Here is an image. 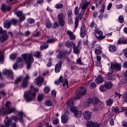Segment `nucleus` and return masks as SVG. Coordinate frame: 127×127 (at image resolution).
<instances>
[{"mask_svg":"<svg viewBox=\"0 0 127 127\" xmlns=\"http://www.w3.org/2000/svg\"><path fill=\"white\" fill-rule=\"evenodd\" d=\"M19 115L15 116H12L10 118L7 117L6 119L5 120V127H9V124L12 122V120L14 121L15 123H17L19 122L22 124L23 123V119L22 117H24L25 115L24 113L22 112H18Z\"/></svg>","mask_w":127,"mask_h":127,"instance_id":"1","label":"nucleus"},{"mask_svg":"<svg viewBox=\"0 0 127 127\" xmlns=\"http://www.w3.org/2000/svg\"><path fill=\"white\" fill-rule=\"evenodd\" d=\"M36 92H38V89L32 87L29 91H26L24 94V98L26 102H31L35 99L36 96Z\"/></svg>","mask_w":127,"mask_h":127,"instance_id":"2","label":"nucleus"},{"mask_svg":"<svg viewBox=\"0 0 127 127\" xmlns=\"http://www.w3.org/2000/svg\"><path fill=\"white\" fill-rule=\"evenodd\" d=\"M10 105V102L7 101L5 104L7 109H5L4 107L0 109V115H10V114H12V113L15 112V109L14 108H9Z\"/></svg>","mask_w":127,"mask_h":127,"instance_id":"3","label":"nucleus"},{"mask_svg":"<svg viewBox=\"0 0 127 127\" xmlns=\"http://www.w3.org/2000/svg\"><path fill=\"white\" fill-rule=\"evenodd\" d=\"M67 105L70 107V111L73 113L75 118H80L82 116V111H78L77 108L73 105V99L68 100L67 102Z\"/></svg>","mask_w":127,"mask_h":127,"instance_id":"4","label":"nucleus"},{"mask_svg":"<svg viewBox=\"0 0 127 127\" xmlns=\"http://www.w3.org/2000/svg\"><path fill=\"white\" fill-rule=\"evenodd\" d=\"M22 58L23 59L27 64V69L30 68V65L33 63L34 59L32 56V54H24L22 55Z\"/></svg>","mask_w":127,"mask_h":127,"instance_id":"5","label":"nucleus"},{"mask_svg":"<svg viewBox=\"0 0 127 127\" xmlns=\"http://www.w3.org/2000/svg\"><path fill=\"white\" fill-rule=\"evenodd\" d=\"M87 92V89L86 87H79L76 92V95L74 97V100H79L80 98H82L83 95H85Z\"/></svg>","mask_w":127,"mask_h":127,"instance_id":"6","label":"nucleus"},{"mask_svg":"<svg viewBox=\"0 0 127 127\" xmlns=\"http://www.w3.org/2000/svg\"><path fill=\"white\" fill-rule=\"evenodd\" d=\"M95 36L96 38L99 40H102L105 39L106 36H103V32L99 30L98 28L95 29Z\"/></svg>","mask_w":127,"mask_h":127,"instance_id":"7","label":"nucleus"},{"mask_svg":"<svg viewBox=\"0 0 127 127\" xmlns=\"http://www.w3.org/2000/svg\"><path fill=\"white\" fill-rule=\"evenodd\" d=\"M2 74L5 76H8L9 79L12 80L13 79V74L12 73V70L4 69L2 70Z\"/></svg>","mask_w":127,"mask_h":127,"instance_id":"8","label":"nucleus"},{"mask_svg":"<svg viewBox=\"0 0 127 127\" xmlns=\"http://www.w3.org/2000/svg\"><path fill=\"white\" fill-rule=\"evenodd\" d=\"M111 68L116 71H121L122 70V64L117 63H112Z\"/></svg>","mask_w":127,"mask_h":127,"instance_id":"9","label":"nucleus"},{"mask_svg":"<svg viewBox=\"0 0 127 127\" xmlns=\"http://www.w3.org/2000/svg\"><path fill=\"white\" fill-rule=\"evenodd\" d=\"M90 3L91 2H88L87 0H83L80 3L79 8H82V10H85L90 5Z\"/></svg>","mask_w":127,"mask_h":127,"instance_id":"10","label":"nucleus"},{"mask_svg":"<svg viewBox=\"0 0 127 127\" xmlns=\"http://www.w3.org/2000/svg\"><path fill=\"white\" fill-rule=\"evenodd\" d=\"M28 79H29V75L26 74L25 77H24L22 80L21 87H22V88L27 87V85H28Z\"/></svg>","mask_w":127,"mask_h":127,"instance_id":"11","label":"nucleus"},{"mask_svg":"<svg viewBox=\"0 0 127 127\" xmlns=\"http://www.w3.org/2000/svg\"><path fill=\"white\" fill-rule=\"evenodd\" d=\"M58 18L59 19V23L61 26H64L65 25V21L64 18H65V16L63 13H60L58 14Z\"/></svg>","mask_w":127,"mask_h":127,"instance_id":"12","label":"nucleus"},{"mask_svg":"<svg viewBox=\"0 0 127 127\" xmlns=\"http://www.w3.org/2000/svg\"><path fill=\"white\" fill-rule=\"evenodd\" d=\"M15 14H16L17 17H19V21L21 22L25 19V15L22 13L21 11H16L15 12Z\"/></svg>","mask_w":127,"mask_h":127,"instance_id":"13","label":"nucleus"},{"mask_svg":"<svg viewBox=\"0 0 127 127\" xmlns=\"http://www.w3.org/2000/svg\"><path fill=\"white\" fill-rule=\"evenodd\" d=\"M63 64V62L62 60H60L58 64H57L55 65V72L56 73H59L60 72V70H61V67H62V64Z\"/></svg>","mask_w":127,"mask_h":127,"instance_id":"14","label":"nucleus"},{"mask_svg":"<svg viewBox=\"0 0 127 127\" xmlns=\"http://www.w3.org/2000/svg\"><path fill=\"white\" fill-rule=\"evenodd\" d=\"M66 35L69 37V40H75L76 39V36L74 34V32L70 30L66 31Z\"/></svg>","mask_w":127,"mask_h":127,"instance_id":"15","label":"nucleus"},{"mask_svg":"<svg viewBox=\"0 0 127 127\" xmlns=\"http://www.w3.org/2000/svg\"><path fill=\"white\" fill-rule=\"evenodd\" d=\"M114 68H112L111 67L109 69V71L108 72L107 80L111 81L115 80V78L112 77V76H114V75H115L114 74Z\"/></svg>","mask_w":127,"mask_h":127,"instance_id":"16","label":"nucleus"},{"mask_svg":"<svg viewBox=\"0 0 127 127\" xmlns=\"http://www.w3.org/2000/svg\"><path fill=\"white\" fill-rule=\"evenodd\" d=\"M43 81H44V79L42 76H38L37 77V79H35L34 83L37 86H41L43 83Z\"/></svg>","mask_w":127,"mask_h":127,"instance_id":"17","label":"nucleus"},{"mask_svg":"<svg viewBox=\"0 0 127 127\" xmlns=\"http://www.w3.org/2000/svg\"><path fill=\"white\" fill-rule=\"evenodd\" d=\"M83 116L85 120L89 121V120L91 119V117H92V113L89 111H85L83 112Z\"/></svg>","mask_w":127,"mask_h":127,"instance_id":"18","label":"nucleus"},{"mask_svg":"<svg viewBox=\"0 0 127 127\" xmlns=\"http://www.w3.org/2000/svg\"><path fill=\"white\" fill-rule=\"evenodd\" d=\"M72 10H68L67 11V19L68 23H73V18H72Z\"/></svg>","mask_w":127,"mask_h":127,"instance_id":"19","label":"nucleus"},{"mask_svg":"<svg viewBox=\"0 0 127 127\" xmlns=\"http://www.w3.org/2000/svg\"><path fill=\"white\" fill-rule=\"evenodd\" d=\"M7 38H8V36H7L6 31H4V33L0 37V42H3V41H5Z\"/></svg>","mask_w":127,"mask_h":127,"instance_id":"20","label":"nucleus"},{"mask_svg":"<svg viewBox=\"0 0 127 127\" xmlns=\"http://www.w3.org/2000/svg\"><path fill=\"white\" fill-rule=\"evenodd\" d=\"M87 30H86V27L84 25H82L80 29V36L81 37H84V36H86V35L87 34L86 33Z\"/></svg>","mask_w":127,"mask_h":127,"instance_id":"21","label":"nucleus"},{"mask_svg":"<svg viewBox=\"0 0 127 127\" xmlns=\"http://www.w3.org/2000/svg\"><path fill=\"white\" fill-rule=\"evenodd\" d=\"M86 126L88 127H98L99 124H98L97 123H94L93 121H89L86 123Z\"/></svg>","mask_w":127,"mask_h":127,"instance_id":"22","label":"nucleus"},{"mask_svg":"<svg viewBox=\"0 0 127 127\" xmlns=\"http://www.w3.org/2000/svg\"><path fill=\"white\" fill-rule=\"evenodd\" d=\"M127 38H120L117 42V44L118 45H119L120 44H127Z\"/></svg>","mask_w":127,"mask_h":127,"instance_id":"23","label":"nucleus"},{"mask_svg":"<svg viewBox=\"0 0 127 127\" xmlns=\"http://www.w3.org/2000/svg\"><path fill=\"white\" fill-rule=\"evenodd\" d=\"M65 46L67 47V48H71V47L75 46V44L73 42L67 41L65 43Z\"/></svg>","mask_w":127,"mask_h":127,"instance_id":"24","label":"nucleus"},{"mask_svg":"<svg viewBox=\"0 0 127 127\" xmlns=\"http://www.w3.org/2000/svg\"><path fill=\"white\" fill-rule=\"evenodd\" d=\"M95 82H96L97 84H102V83L104 82V78H103V76H102V75H100L96 79Z\"/></svg>","mask_w":127,"mask_h":127,"instance_id":"25","label":"nucleus"},{"mask_svg":"<svg viewBox=\"0 0 127 127\" xmlns=\"http://www.w3.org/2000/svg\"><path fill=\"white\" fill-rule=\"evenodd\" d=\"M45 105L47 107H52L54 105V103L52 100L49 99L45 102Z\"/></svg>","mask_w":127,"mask_h":127,"instance_id":"26","label":"nucleus"},{"mask_svg":"<svg viewBox=\"0 0 127 127\" xmlns=\"http://www.w3.org/2000/svg\"><path fill=\"white\" fill-rule=\"evenodd\" d=\"M104 85L106 89L109 90L110 89H111V88H113V83H112V82L109 81L106 82Z\"/></svg>","mask_w":127,"mask_h":127,"instance_id":"27","label":"nucleus"},{"mask_svg":"<svg viewBox=\"0 0 127 127\" xmlns=\"http://www.w3.org/2000/svg\"><path fill=\"white\" fill-rule=\"evenodd\" d=\"M110 52L114 53V52H116V50H117V47L116 46L114 45H110L109 47Z\"/></svg>","mask_w":127,"mask_h":127,"instance_id":"28","label":"nucleus"},{"mask_svg":"<svg viewBox=\"0 0 127 127\" xmlns=\"http://www.w3.org/2000/svg\"><path fill=\"white\" fill-rule=\"evenodd\" d=\"M11 22L10 20H6L4 22L3 25L4 28L8 29L10 27Z\"/></svg>","mask_w":127,"mask_h":127,"instance_id":"29","label":"nucleus"},{"mask_svg":"<svg viewBox=\"0 0 127 127\" xmlns=\"http://www.w3.org/2000/svg\"><path fill=\"white\" fill-rule=\"evenodd\" d=\"M61 119L63 124H66L68 122V116L65 115L62 116Z\"/></svg>","mask_w":127,"mask_h":127,"instance_id":"30","label":"nucleus"},{"mask_svg":"<svg viewBox=\"0 0 127 127\" xmlns=\"http://www.w3.org/2000/svg\"><path fill=\"white\" fill-rule=\"evenodd\" d=\"M1 9L2 11H5V10L9 11L11 9L10 7L5 6L4 4H2L1 6Z\"/></svg>","mask_w":127,"mask_h":127,"instance_id":"31","label":"nucleus"},{"mask_svg":"<svg viewBox=\"0 0 127 127\" xmlns=\"http://www.w3.org/2000/svg\"><path fill=\"white\" fill-rule=\"evenodd\" d=\"M90 104H92V99H88L87 102L83 103V106L85 108H88L90 105Z\"/></svg>","mask_w":127,"mask_h":127,"instance_id":"32","label":"nucleus"},{"mask_svg":"<svg viewBox=\"0 0 127 127\" xmlns=\"http://www.w3.org/2000/svg\"><path fill=\"white\" fill-rule=\"evenodd\" d=\"M3 64V52L0 51V65Z\"/></svg>","mask_w":127,"mask_h":127,"instance_id":"33","label":"nucleus"},{"mask_svg":"<svg viewBox=\"0 0 127 127\" xmlns=\"http://www.w3.org/2000/svg\"><path fill=\"white\" fill-rule=\"evenodd\" d=\"M21 76H18V77H17L15 81L14 82V85H17V84H19V83H20V82L21 81Z\"/></svg>","mask_w":127,"mask_h":127,"instance_id":"34","label":"nucleus"},{"mask_svg":"<svg viewBox=\"0 0 127 127\" xmlns=\"http://www.w3.org/2000/svg\"><path fill=\"white\" fill-rule=\"evenodd\" d=\"M73 52L75 54H79V52H80V49H79L78 47H76V45L73 47Z\"/></svg>","mask_w":127,"mask_h":127,"instance_id":"35","label":"nucleus"},{"mask_svg":"<svg viewBox=\"0 0 127 127\" xmlns=\"http://www.w3.org/2000/svg\"><path fill=\"white\" fill-rule=\"evenodd\" d=\"M95 3L97 8L101 7V5L102 4L101 0H96Z\"/></svg>","mask_w":127,"mask_h":127,"instance_id":"36","label":"nucleus"},{"mask_svg":"<svg viewBox=\"0 0 127 127\" xmlns=\"http://www.w3.org/2000/svg\"><path fill=\"white\" fill-rule=\"evenodd\" d=\"M48 44L46 43H44L43 45L41 46L40 47V50H43V49H47L48 48Z\"/></svg>","mask_w":127,"mask_h":127,"instance_id":"37","label":"nucleus"},{"mask_svg":"<svg viewBox=\"0 0 127 127\" xmlns=\"http://www.w3.org/2000/svg\"><path fill=\"white\" fill-rule=\"evenodd\" d=\"M68 79H64V82L63 83V87H64V88H65V89H67L68 88Z\"/></svg>","mask_w":127,"mask_h":127,"instance_id":"38","label":"nucleus"},{"mask_svg":"<svg viewBox=\"0 0 127 127\" xmlns=\"http://www.w3.org/2000/svg\"><path fill=\"white\" fill-rule=\"evenodd\" d=\"M94 53L96 55H100V54H102L103 53V51L99 49H95Z\"/></svg>","mask_w":127,"mask_h":127,"instance_id":"39","label":"nucleus"},{"mask_svg":"<svg viewBox=\"0 0 127 127\" xmlns=\"http://www.w3.org/2000/svg\"><path fill=\"white\" fill-rule=\"evenodd\" d=\"M63 6H64L63 4V3H57L55 5L56 8H57L58 9H60L61 8H63Z\"/></svg>","mask_w":127,"mask_h":127,"instance_id":"40","label":"nucleus"},{"mask_svg":"<svg viewBox=\"0 0 127 127\" xmlns=\"http://www.w3.org/2000/svg\"><path fill=\"white\" fill-rule=\"evenodd\" d=\"M17 57V54L16 53L10 55V59L11 60H15Z\"/></svg>","mask_w":127,"mask_h":127,"instance_id":"41","label":"nucleus"},{"mask_svg":"<svg viewBox=\"0 0 127 127\" xmlns=\"http://www.w3.org/2000/svg\"><path fill=\"white\" fill-rule=\"evenodd\" d=\"M118 21L120 23H124L125 19H124V16H120L118 18Z\"/></svg>","mask_w":127,"mask_h":127,"instance_id":"42","label":"nucleus"},{"mask_svg":"<svg viewBox=\"0 0 127 127\" xmlns=\"http://www.w3.org/2000/svg\"><path fill=\"white\" fill-rule=\"evenodd\" d=\"M99 90L101 92H106L107 91V88L105 86L101 85L99 87Z\"/></svg>","mask_w":127,"mask_h":127,"instance_id":"43","label":"nucleus"},{"mask_svg":"<svg viewBox=\"0 0 127 127\" xmlns=\"http://www.w3.org/2000/svg\"><path fill=\"white\" fill-rule=\"evenodd\" d=\"M34 56L37 58H39V57H41V53L39 52H36L34 53Z\"/></svg>","mask_w":127,"mask_h":127,"instance_id":"44","label":"nucleus"},{"mask_svg":"<svg viewBox=\"0 0 127 127\" xmlns=\"http://www.w3.org/2000/svg\"><path fill=\"white\" fill-rule=\"evenodd\" d=\"M113 103H114V101L113 100V99H109L106 103V105L107 106H111L113 104Z\"/></svg>","mask_w":127,"mask_h":127,"instance_id":"45","label":"nucleus"},{"mask_svg":"<svg viewBox=\"0 0 127 127\" xmlns=\"http://www.w3.org/2000/svg\"><path fill=\"white\" fill-rule=\"evenodd\" d=\"M44 92L46 94H48V93H49V92H50V87H49L48 86L45 87L44 89Z\"/></svg>","mask_w":127,"mask_h":127,"instance_id":"46","label":"nucleus"},{"mask_svg":"<svg viewBox=\"0 0 127 127\" xmlns=\"http://www.w3.org/2000/svg\"><path fill=\"white\" fill-rule=\"evenodd\" d=\"M63 56H64V54L63 53H60L57 55V59H62V58H63Z\"/></svg>","mask_w":127,"mask_h":127,"instance_id":"47","label":"nucleus"},{"mask_svg":"<svg viewBox=\"0 0 127 127\" xmlns=\"http://www.w3.org/2000/svg\"><path fill=\"white\" fill-rule=\"evenodd\" d=\"M90 27L91 28H94V27L96 28H97V24H96V23H95L94 21H92L91 23H90Z\"/></svg>","mask_w":127,"mask_h":127,"instance_id":"48","label":"nucleus"},{"mask_svg":"<svg viewBox=\"0 0 127 127\" xmlns=\"http://www.w3.org/2000/svg\"><path fill=\"white\" fill-rule=\"evenodd\" d=\"M85 13V10H82L80 13L79 14V17L80 19H82L83 18V16L84 15V13Z\"/></svg>","mask_w":127,"mask_h":127,"instance_id":"49","label":"nucleus"},{"mask_svg":"<svg viewBox=\"0 0 127 127\" xmlns=\"http://www.w3.org/2000/svg\"><path fill=\"white\" fill-rule=\"evenodd\" d=\"M92 100V103H93L94 104H99L100 103V100H99L98 99L96 98H93Z\"/></svg>","mask_w":127,"mask_h":127,"instance_id":"50","label":"nucleus"},{"mask_svg":"<svg viewBox=\"0 0 127 127\" xmlns=\"http://www.w3.org/2000/svg\"><path fill=\"white\" fill-rule=\"evenodd\" d=\"M112 111L116 113H119L120 112V108H119V107L113 108Z\"/></svg>","mask_w":127,"mask_h":127,"instance_id":"51","label":"nucleus"},{"mask_svg":"<svg viewBox=\"0 0 127 127\" xmlns=\"http://www.w3.org/2000/svg\"><path fill=\"white\" fill-rule=\"evenodd\" d=\"M59 123V119H58V118H55L54 119L53 124H54V125H55V126L58 125Z\"/></svg>","mask_w":127,"mask_h":127,"instance_id":"52","label":"nucleus"},{"mask_svg":"<svg viewBox=\"0 0 127 127\" xmlns=\"http://www.w3.org/2000/svg\"><path fill=\"white\" fill-rule=\"evenodd\" d=\"M52 28H54L55 29L57 27H58V23L57 22H55L54 23H53V25H52Z\"/></svg>","mask_w":127,"mask_h":127,"instance_id":"53","label":"nucleus"},{"mask_svg":"<svg viewBox=\"0 0 127 127\" xmlns=\"http://www.w3.org/2000/svg\"><path fill=\"white\" fill-rule=\"evenodd\" d=\"M76 63L79 65H83V64L80 58L76 60Z\"/></svg>","mask_w":127,"mask_h":127,"instance_id":"54","label":"nucleus"},{"mask_svg":"<svg viewBox=\"0 0 127 127\" xmlns=\"http://www.w3.org/2000/svg\"><path fill=\"white\" fill-rule=\"evenodd\" d=\"M97 85H96V82H92L90 83V87L91 89H94V88H96Z\"/></svg>","mask_w":127,"mask_h":127,"instance_id":"55","label":"nucleus"},{"mask_svg":"<svg viewBox=\"0 0 127 127\" xmlns=\"http://www.w3.org/2000/svg\"><path fill=\"white\" fill-rule=\"evenodd\" d=\"M10 21L12 25H15V24H16V22H17V19H13L10 20Z\"/></svg>","mask_w":127,"mask_h":127,"instance_id":"56","label":"nucleus"},{"mask_svg":"<svg viewBox=\"0 0 127 127\" xmlns=\"http://www.w3.org/2000/svg\"><path fill=\"white\" fill-rule=\"evenodd\" d=\"M56 41V39L53 38L51 39H49L47 40V43H53V42H55Z\"/></svg>","mask_w":127,"mask_h":127,"instance_id":"57","label":"nucleus"},{"mask_svg":"<svg viewBox=\"0 0 127 127\" xmlns=\"http://www.w3.org/2000/svg\"><path fill=\"white\" fill-rule=\"evenodd\" d=\"M34 19L32 18L27 19V22L30 23V24H32V23H34Z\"/></svg>","mask_w":127,"mask_h":127,"instance_id":"58","label":"nucleus"},{"mask_svg":"<svg viewBox=\"0 0 127 127\" xmlns=\"http://www.w3.org/2000/svg\"><path fill=\"white\" fill-rule=\"evenodd\" d=\"M78 13H79V7H78V6H76L74 9V14L75 15H77Z\"/></svg>","mask_w":127,"mask_h":127,"instance_id":"59","label":"nucleus"},{"mask_svg":"<svg viewBox=\"0 0 127 127\" xmlns=\"http://www.w3.org/2000/svg\"><path fill=\"white\" fill-rule=\"evenodd\" d=\"M46 27L47 28H51V27H52V23H51V22L48 21L46 25Z\"/></svg>","mask_w":127,"mask_h":127,"instance_id":"60","label":"nucleus"},{"mask_svg":"<svg viewBox=\"0 0 127 127\" xmlns=\"http://www.w3.org/2000/svg\"><path fill=\"white\" fill-rule=\"evenodd\" d=\"M79 23V17L77 16L75 18V26H77Z\"/></svg>","mask_w":127,"mask_h":127,"instance_id":"61","label":"nucleus"},{"mask_svg":"<svg viewBox=\"0 0 127 127\" xmlns=\"http://www.w3.org/2000/svg\"><path fill=\"white\" fill-rule=\"evenodd\" d=\"M43 99V94H39L38 96V101H42V99Z\"/></svg>","mask_w":127,"mask_h":127,"instance_id":"62","label":"nucleus"},{"mask_svg":"<svg viewBox=\"0 0 127 127\" xmlns=\"http://www.w3.org/2000/svg\"><path fill=\"white\" fill-rule=\"evenodd\" d=\"M0 95H2V96H6V92L4 90L0 91Z\"/></svg>","mask_w":127,"mask_h":127,"instance_id":"63","label":"nucleus"},{"mask_svg":"<svg viewBox=\"0 0 127 127\" xmlns=\"http://www.w3.org/2000/svg\"><path fill=\"white\" fill-rule=\"evenodd\" d=\"M9 126L11 127H17V126L16 125V124L15 123H9Z\"/></svg>","mask_w":127,"mask_h":127,"instance_id":"64","label":"nucleus"}]
</instances>
